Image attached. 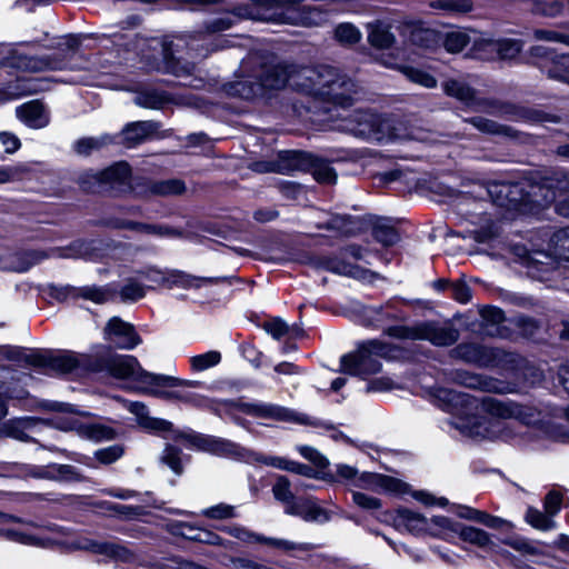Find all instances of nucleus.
<instances>
[{"instance_id": "obj_41", "label": "nucleus", "mask_w": 569, "mask_h": 569, "mask_svg": "<svg viewBox=\"0 0 569 569\" xmlns=\"http://www.w3.org/2000/svg\"><path fill=\"white\" fill-rule=\"evenodd\" d=\"M531 10L540 16L555 18L561 14L565 3L563 0H528Z\"/></svg>"}, {"instance_id": "obj_44", "label": "nucleus", "mask_w": 569, "mask_h": 569, "mask_svg": "<svg viewBox=\"0 0 569 569\" xmlns=\"http://www.w3.org/2000/svg\"><path fill=\"white\" fill-rule=\"evenodd\" d=\"M492 50L497 51L500 59H513L521 51V42L513 39H505L499 41H490L488 43Z\"/></svg>"}, {"instance_id": "obj_52", "label": "nucleus", "mask_w": 569, "mask_h": 569, "mask_svg": "<svg viewBox=\"0 0 569 569\" xmlns=\"http://www.w3.org/2000/svg\"><path fill=\"white\" fill-rule=\"evenodd\" d=\"M167 101L168 98L156 90L142 91L134 98L136 104L149 109H159Z\"/></svg>"}, {"instance_id": "obj_38", "label": "nucleus", "mask_w": 569, "mask_h": 569, "mask_svg": "<svg viewBox=\"0 0 569 569\" xmlns=\"http://www.w3.org/2000/svg\"><path fill=\"white\" fill-rule=\"evenodd\" d=\"M117 291L112 286H87L79 289V295L84 299L91 300L96 303L107 302L116 296Z\"/></svg>"}, {"instance_id": "obj_48", "label": "nucleus", "mask_w": 569, "mask_h": 569, "mask_svg": "<svg viewBox=\"0 0 569 569\" xmlns=\"http://www.w3.org/2000/svg\"><path fill=\"white\" fill-rule=\"evenodd\" d=\"M221 361V353L211 350L190 358V366L193 371L201 372L216 367Z\"/></svg>"}, {"instance_id": "obj_18", "label": "nucleus", "mask_w": 569, "mask_h": 569, "mask_svg": "<svg viewBox=\"0 0 569 569\" xmlns=\"http://www.w3.org/2000/svg\"><path fill=\"white\" fill-rule=\"evenodd\" d=\"M70 550H86L97 555H104L110 558H114L120 561H131L133 555L126 547L111 543L102 542L89 539L87 537H80L71 541L68 546Z\"/></svg>"}, {"instance_id": "obj_35", "label": "nucleus", "mask_w": 569, "mask_h": 569, "mask_svg": "<svg viewBox=\"0 0 569 569\" xmlns=\"http://www.w3.org/2000/svg\"><path fill=\"white\" fill-rule=\"evenodd\" d=\"M443 90L448 96L460 100L466 106L471 107L476 103L475 91L470 87H468L466 83H463L459 80L446 81L443 83Z\"/></svg>"}, {"instance_id": "obj_5", "label": "nucleus", "mask_w": 569, "mask_h": 569, "mask_svg": "<svg viewBox=\"0 0 569 569\" xmlns=\"http://www.w3.org/2000/svg\"><path fill=\"white\" fill-rule=\"evenodd\" d=\"M305 0H249L234 9L233 17L277 23L311 26L325 21L318 8H306Z\"/></svg>"}, {"instance_id": "obj_17", "label": "nucleus", "mask_w": 569, "mask_h": 569, "mask_svg": "<svg viewBox=\"0 0 569 569\" xmlns=\"http://www.w3.org/2000/svg\"><path fill=\"white\" fill-rule=\"evenodd\" d=\"M450 379L466 388L478 389L486 392L508 393L512 391L511 387L503 381L466 370L452 371Z\"/></svg>"}, {"instance_id": "obj_21", "label": "nucleus", "mask_w": 569, "mask_h": 569, "mask_svg": "<svg viewBox=\"0 0 569 569\" xmlns=\"http://www.w3.org/2000/svg\"><path fill=\"white\" fill-rule=\"evenodd\" d=\"M284 512L301 517L306 521L326 522L329 520L328 512L313 498L297 499L295 503L284 508Z\"/></svg>"}, {"instance_id": "obj_43", "label": "nucleus", "mask_w": 569, "mask_h": 569, "mask_svg": "<svg viewBox=\"0 0 569 569\" xmlns=\"http://www.w3.org/2000/svg\"><path fill=\"white\" fill-rule=\"evenodd\" d=\"M550 78L563 81L569 84V54L552 58L550 66H545Z\"/></svg>"}, {"instance_id": "obj_28", "label": "nucleus", "mask_w": 569, "mask_h": 569, "mask_svg": "<svg viewBox=\"0 0 569 569\" xmlns=\"http://www.w3.org/2000/svg\"><path fill=\"white\" fill-rule=\"evenodd\" d=\"M16 113L21 121L32 128H42L48 122L43 107L38 101H30L19 106Z\"/></svg>"}, {"instance_id": "obj_3", "label": "nucleus", "mask_w": 569, "mask_h": 569, "mask_svg": "<svg viewBox=\"0 0 569 569\" xmlns=\"http://www.w3.org/2000/svg\"><path fill=\"white\" fill-rule=\"evenodd\" d=\"M296 71V64L276 60L262 61L257 56H250L242 61L239 79L229 84L228 92L249 100L281 90L287 84L295 88Z\"/></svg>"}, {"instance_id": "obj_55", "label": "nucleus", "mask_w": 569, "mask_h": 569, "mask_svg": "<svg viewBox=\"0 0 569 569\" xmlns=\"http://www.w3.org/2000/svg\"><path fill=\"white\" fill-rule=\"evenodd\" d=\"M201 515L216 520H224L237 517L236 508L231 505L219 503L201 511Z\"/></svg>"}, {"instance_id": "obj_46", "label": "nucleus", "mask_w": 569, "mask_h": 569, "mask_svg": "<svg viewBox=\"0 0 569 569\" xmlns=\"http://www.w3.org/2000/svg\"><path fill=\"white\" fill-rule=\"evenodd\" d=\"M2 68H14L19 70H34L36 63L31 58H28L18 52L17 49H11L1 61Z\"/></svg>"}, {"instance_id": "obj_19", "label": "nucleus", "mask_w": 569, "mask_h": 569, "mask_svg": "<svg viewBox=\"0 0 569 569\" xmlns=\"http://www.w3.org/2000/svg\"><path fill=\"white\" fill-rule=\"evenodd\" d=\"M104 339L120 349L131 350L141 343L133 326L118 317L111 318L104 328Z\"/></svg>"}, {"instance_id": "obj_39", "label": "nucleus", "mask_w": 569, "mask_h": 569, "mask_svg": "<svg viewBox=\"0 0 569 569\" xmlns=\"http://www.w3.org/2000/svg\"><path fill=\"white\" fill-rule=\"evenodd\" d=\"M471 40V37L467 30L457 29L450 31L442 38L446 50L450 53L460 52Z\"/></svg>"}, {"instance_id": "obj_54", "label": "nucleus", "mask_w": 569, "mask_h": 569, "mask_svg": "<svg viewBox=\"0 0 569 569\" xmlns=\"http://www.w3.org/2000/svg\"><path fill=\"white\" fill-rule=\"evenodd\" d=\"M272 492L277 500L284 503V508L291 503H295L297 500L290 490L289 480L283 476L277 478V481L272 487Z\"/></svg>"}, {"instance_id": "obj_32", "label": "nucleus", "mask_w": 569, "mask_h": 569, "mask_svg": "<svg viewBox=\"0 0 569 569\" xmlns=\"http://www.w3.org/2000/svg\"><path fill=\"white\" fill-rule=\"evenodd\" d=\"M442 41L441 34L430 28L417 27L411 31L410 42L423 50H435Z\"/></svg>"}, {"instance_id": "obj_24", "label": "nucleus", "mask_w": 569, "mask_h": 569, "mask_svg": "<svg viewBox=\"0 0 569 569\" xmlns=\"http://www.w3.org/2000/svg\"><path fill=\"white\" fill-rule=\"evenodd\" d=\"M34 478L50 479L58 481H79L80 473L70 465H52L47 467H34L31 471Z\"/></svg>"}, {"instance_id": "obj_16", "label": "nucleus", "mask_w": 569, "mask_h": 569, "mask_svg": "<svg viewBox=\"0 0 569 569\" xmlns=\"http://www.w3.org/2000/svg\"><path fill=\"white\" fill-rule=\"evenodd\" d=\"M310 162V156L300 151H281L276 160L254 162L252 168L254 171L278 172L282 174L291 173L296 170H303Z\"/></svg>"}, {"instance_id": "obj_6", "label": "nucleus", "mask_w": 569, "mask_h": 569, "mask_svg": "<svg viewBox=\"0 0 569 569\" xmlns=\"http://www.w3.org/2000/svg\"><path fill=\"white\" fill-rule=\"evenodd\" d=\"M295 79V89L309 94L331 100L332 102L347 106L350 103L352 93H356V84L352 80L339 74L329 66L298 67Z\"/></svg>"}, {"instance_id": "obj_30", "label": "nucleus", "mask_w": 569, "mask_h": 569, "mask_svg": "<svg viewBox=\"0 0 569 569\" xmlns=\"http://www.w3.org/2000/svg\"><path fill=\"white\" fill-rule=\"evenodd\" d=\"M130 177V167L126 162H118L106 170L99 172L96 179L100 183L110 184L112 187L127 184Z\"/></svg>"}, {"instance_id": "obj_4", "label": "nucleus", "mask_w": 569, "mask_h": 569, "mask_svg": "<svg viewBox=\"0 0 569 569\" xmlns=\"http://www.w3.org/2000/svg\"><path fill=\"white\" fill-rule=\"evenodd\" d=\"M209 39L202 31H194L189 33L173 34L164 38L162 41L151 39L148 42L150 53L143 49L142 58L148 62L150 69L160 70L163 72L173 73L178 77L191 74L193 64L182 63L181 56L176 57V53H181L184 50L194 51L197 56H204L210 50Z\"/></svg>"}, {"instance_id": "obj_23", "label": "nucleus", "mask_w": 569, "mask_h": 569, "mask_svg": "<svg viewBox=\"0 0 569 569\" xmlns=\"http://www.w3.org/2000/svg\"><path fill=\"white\" fill-rule=\"evenodd\" d=\"M246 462L263 463L266 466H271L277 469L287 470V471H291V472H295L298 475H305V476H310V473L312 471L310 467L288 460L286 458L276 457V456H264V455H260L257 452H252L250 450H248V452H247Z\"/></svg>"}, {"instance_id": "obj_61", "label": "nucleus", "mask_w": 569, "mask_h": 569, "mask_svg": "<svg viewBox=\"0 0 569 569\" xmlns=\"http://www.w3.org/2000/svg\"><path fill=\"white\" fill-rule=\"evenodd\" d=\"M123 448L120 445L109 446L94 452V457L103 465H110L121 458Z\"/></svg>"}, {"instance_id": "obj_26", "label": "nucleus", "mask_w": 569, "mask_h": 569, "mask_svg": "<svg viewBox=\"0 0 569 569\" xmlns=\"http://www.w3.org/2000/svg\"><path fill=\"white\" fill-rule=\"evenodd\" d=\"M395 522L398 528H405L413 533L429 531V529H431L428 518L409 509H399Z\"/></svg>"}, {"instance_id": "obj_53", "label": "nucleus", "mask_w": 569, "mask_h": 569, "mask_svg": "<svg viewBox=\"0 0 569 569\" xmlns=\"http://www.w3.org/2000/svg\"><path fill=\"white\" fill-rule=\"evenodd\" d=\"M475 128L485 133L511 136V129L496 123L482 117H473L468 120Z\"/></svg>"}, {"instance_id": "obj_20", "label": "nucleus", "mask_w": 569, "mask_h": 569, "mask_svg": "<svg viewBox=\"0 0 569 569\" xmlns=\"http://www.w3.org/2000/svg\"><path fill=\"white\" fill-rule=\"evenodd\" d=\"M49 420H39L27 417L9 420L0 428L1 435L20 441H36L33 435L42 423L50 425Z\"/></svg>"}, {"instance_id": "obj_42", "label": "nucleus", "mask_w": 569, "mask_h": 569, "mask_svg": "<svg viewBox=\"0 0 569 569\" xmlns=\"http://www.w3.org/2000/svg\"><path fill=\"white\" fill-rule=\"evenodd\" d=\"M49 366L60 373H68L79 366V358L73 352L64 351L51 357Z\"/></svg>"}, {"instance_id": "obj_13", "label": "nucleus", "mask_w": 569, "mask_h": 569, "mask_svg": "<svg viewBox=\"0 0 569 569\" xmlns=\"http://www.w3.org/2000/svg\"><path fill=\"white\" fill-rule=\"evenodd\" d=\"M189 449L204 451L214 456L232 458L246 461L248 449L230 440L202 435L197 432H187L179 436Z\"/></svg>"}, {"instance_id": "obj_64", "label": "nucleus", "mask_w": 569, "mask_h": 569, "mask_svg": "<svg viewBox=\"0 0 569 569\" xmlns=\"http://www.w3.org/2000/svg\"><path fill=\"white\" fill-rule=\"evenodd\" d=\"M352 500L358 507L365 510H377L381 507V501L378 498L359 491L352 492Z\"/></svg>"}, {"instance_id": "obj_49", "label": "nucleus", "mask_w": 569, "mask_h": 569, "mask_svg": "<svg viewBox=\"0 0 569 569\" xmlns=\"http://www.w3.org/2000/svg\"><path fill=\"white\" fill-rule=\"evenodd\" d=\"M147 287L138 282L134 278L126 281L119 291L120 298L123 302H134L146 296Z\"/></svg>"}, {"instance_id": "obj_56", "label": "nucleus", "mask_w": 569, "mask_h": 569, "mask_svg": "<svg viewBox=\"0 0 569 569\" xmlns=\"http://www.w3.org/2000/svg\"><path fill=\"white\" fill-rule=\"evenodd\" d=\"M222 530L228 535L247 543L262 542L263 539V536L252 532L247 528L238 525L223 527Z\"/></svg>"}, {"instance_id": "obj_12", "label": "nucleus", "mask_w": 569, "mask_h": 569, "mask_svg": "<svg viewBox=\"0 0 569 569\" xmlns=\"http://www.w3.org/2000/svg\"><path fill=\"white\" fill-rule=\"evenodd\" d=\"M388 333L398 338L427 340L439 347L451 346L459 338L458 331L452 327L433 322H422L410 328L392 327L388 329Z\"/></svg>"}, {"instance_id": "obj_45", "label": "nucleus", "mask_w": 569, "mask_h": 569, "mask_svg": "<svg viewBox=\"0 0 569 569\" xmlns=\"http://www.w3.org/2000/svg\"><path fill=\"white\" fill-rule=\"evenodd\" d=\"M361 31L352 23H340L335 29V38L345 46H351L360 41Z\"/></svg>"}, {"instance_id": "obj_29", "label": "nucleus", "mask_w": 569, "mask_h": 569, "mask_svg": "<svg viewBox=\"0 0 569 569\" xmlns=\"http://www.w3.org/2000/svg\"><path fill=\"white\" fill-rule=\"evenodd\" d=\"M391 27L383 21H375L368 24V41L371 46L380 49L390 48L395 42Z\"/></svg>"}, {"instance_id": "obj_60", "label": "nucleus", "mask_w": 569, "mask_h": 569, "mask_svg": "<svg viewBox=\"0 0 569 569\" xmlns=\"http://www.w3.org/2000/svg\"><path fill=\"white\" fill-rule=\"evenodd\" d=\"M181 451L173 446H167L163 450L162 461L177 475L182 472Z\"/></svg>"}, {"instance_id": "obj_15", "label": "nucleus", "mask_w": 569, "mask_h": 569, "mask_svg": "<svg viewBox=\"0 0 569 569\" xmlns=\"http://www.w3.org/2000/svg\"><path fill=\"white\" fill-rule=\"evenodd\" d=\"M451 356L480 368L498 366L507 357L500 349L478 343H460L451 350Z\"/></svg>"}, {"instance_id": "obj_63", "label": "nucleus", "mask_w": 569, "mask_h": 569, "mask_svg": "<svg viewBox=\"0 0 569 569\" xmlns=\"http://www.w3.org/2000/svg\"><path fill=\"white\" fill-rule=\"evenodd\" d=\"M323 266L329 271H332L338 274L343 276H353L355 267L350 263H347L338 258H327L323 262Z\"/></svg>"}, {"instance_id": "obj_36", "label": "nucleus", "mask_w": 569, "mask_h": 569, "mask_svg": "<svg viewBox=\"0 0 569 569\" xmlns=\"http://www.w3.org/2000/svg\"><path fill=\"white\" fill-rule=\"evenodd\" d=\"M429 6L448 14H465L473 9L472 0H429Z\"/></svg>"}, {"instance_id": "obj_27", "label": "nucleus", "mask_w": 569, "mask_h": 569, "mask_svg": "<svg viewBox=\"0 0 569 569\" xmlns=\"http://www.w3.org/2000/svg\"><path fill=\"white\" fill-rule=\"evenodd\" d=\"M129 409L137 416L139 425L144 429L156 432L172 430V423L170 421L150 417L147 407L141 402L131 403Z\"/></svg>"}, {"instance_id": "obj_40", "label": "nucleus", "mask_w": 569, "mask_h": 569, "mask_svg": "<svg viewBox=\"0 0 569 569\" xmlns=\"http://www.w3.org/2000/svg\"><path fill=\"white\" fill-rule=\"evenodd\" d=\"M112 142L113 138L109 134L82 138L74 143V150L78 154L87 156Z\"/></svg>"}, {"instance_id": "obj_37", "label": "nucleus", "mask_w": 569, "mask_h": 569, "mask_svg": "<svg viewBox=\"0 0 569 569\" xmlns=\"http://www.w3.org/2000/svg\"><path fill=\"white\" fill-rule=\"evenodd\" d=\"M525 520L531 527L540 531H549L557 527L556 521L550 515L533 507L527 509Z\"/></svg>"}, {"instance_id": "obj_7", "label": "nucleus", "mask_w": 569, "mask_h": 569, "mask_svg": "<svg viewBox=\"0 0 569 569\" xmlns=\"http://www.w3.org/2000/svg\"><path fill=\"white\" fill-rule=\"evenodd\" d=\"M48 408L58 413L72 415L67 417L58 416L49 421L50 426L59 430L74 431L80 438L93 442L108 441L116 438L117 432L113 428L100 421L74 416L78 412L69 403L52 402Z\"/></svg>"}, {"instance_id": "obj_11", "label": "nucleus", "mask_w": 569, "mask_h": 569, "mask_svg": "<svg viewBox=\"0 0 569 569\" xmlns=\"http://www.w3.org/2000/svg\"><path fill=\"white\" fill-rule=\"evenodd\" d=\"M338 129L362 139L382 141L387 137L389 124L377 113L356 110L343 117Z\"/></svg>"}, {"instance_id": "obj_50", "label": "nucleus", "mask_w": 569, "mask_h": 569, "mask_svg": "<svg viewBox=\"0 0 569 569\" xmlns=\"http://www.w3.org/2000/svg\"><path fill=\"white\" fill-rule=\"evenodd\" d=\"M553 254L558 259L569 260V227L555 232L551 238Z\"/></svg>"}, {"instance_id": "obj_8", "label": "nucleus", "mask_w": 569, "mask_h": 569, "mask_svg": "<svg viewBox=\"0 0 569 569\" xmlns=\"http://www.w3.org/2000/svg\"><path fill=\"white\" fill-rule=\"evenodd\" d=\"M393 356V348L378 340L363 342L357 351L342 356L341 371L351 376L366 377L380 371L378 358Z\"/></svg>"}, {"instance_id": "obj_2", "label": "nucleus", "mask_w": 569, "mask_h": 569, "mask_svg": "<svg viewBox=\"0 0 569 569\" xmlns=\"http://www.w3.org/2000/svg\"><path fill=\"white\" fill-rule=\"evenodd\" d=\"M149 379V395L159 397L170 401H179L199 408H207L214 413L222 416L228 415L231 419L242 427H246V421L237 416V412H242L248 416L261 419H272L277 421L295 422L300 425L308 423V417L288 408L268 403V402H246L239 400H218L209 399L202 395L188 391L201 386L197 380H183L177 377L159 375L157 377H147Z\"/></svg>"}, {"instance_id": "obj_1", "label": "nucleus", "mask_w": 569, "mask_h": 569, "mask_svg": "<svg viewBox=\"0 0 569 569\" xmlns=\"http://www.w3.org/2000/svg\"><path fill=\"white\" fill-rule=\"evenodd\" d=\"M435 400L455 416L452 425L462 435L475 439L512 441L533 421L530 408L509 400L478 399L447 388L437 389Z\"/></svg>"}, {"instance_id": "obj_10", "label": "nucleus", "mask_w": 569, "mask_h": 569, "mask_svg": "<svg viewBox=\"0 0 569 569\" xmlns=\"http://www.w3.org/2000/svg\"><path fill=\"white\" fill-rule=\"evenodd\" d=\"M336 473L338 480L343 481L349 487L375 492L401 493L405 491V485L392 477L373 472H359L358 469L349 465H337Z\"/></svg>"}, {"instance_id": "obj_14", "label": "nucleus", "mask_w": 569, "mask_h": 569, "mask_svg": "<svg viewBox=\"0 0 569 569\" xmlns=\"http://www.w3.org/2000/svg\"><path fill=\"white\" fill-rule=\"evenodd\" d=\"M107 370L117 379H126L136 383V389L149 395V379L147 377H157L158 375L144 371L137 358L129 355H116L107 361Z\"/></svg>"}, {"instance_id": "obj_47", "label": "nucleus", "mask_w": 569, "mask_h": 569, "mask_svg": "<svg viewBox=\"0 0 569 569\" xmlns=\"http://www.w3.org/2000/svg\"><path fill=\"white\" fill-rule=\"evenodd\" d=\"M399 69L410 81L417 84L429 89L437 86L436 78L425 70L410 66H401Z\"/></svg>"}, {"instance_id": "obj_9", "label": "nucleus", "mask_w": 569, "mask_h": 569, "mask_svg": "<svg viewBox=\"0 0 569 569\" xmlns=\"http://www.w3.org/2000/svg\"><path fill=\"white\" fill-rule=\"evenodd\" d=\"M528 201L537 207H547L556 203V211L569 218V176L557 174L555 178H547L541 184L532 186L528 192Z\"/></svg>"}, {"instance_id": "obj_59", "label": "nucleus", "mask_w": 569, "mask_h": 569, "mask_svg": "<svg viewBox=\"0 0 569 569\" xmlns=\"http://www.w3.org/2000/svg\"><path fill=\"white\" fill-rule=\"evenodd\" d=\"M533 38L539 41L565 43L569 47V34L556 29H535Z\"/></svg>"}, {"instance_id": "obj_25", "label": "nucleus", "mask_w": 569, "mask_h": 569, "mask_svg": "<svg viewBox=\"0 0 569 569\" xmlns=\"http://www.w3.org/2000/svg\"><path fill=\"white\" fill-rule=\"evenodd\" d=\"M158 127L151 121H139L128 124L120 134L127 147L131 148L151 137Z\"/></svg>"}, {"instance_id": "obj_33", "label": "nucleus", "mask_w": 569, "mask_h": 569, "mask_svg": "<svg viewBox=\"0 0 569 569\" xmlns=\"http://www.w3.org/2000/svg\"><path fill=\"white\" fill-rule=\"evenodd\" d=\"M0 535H2L9 540L27 546L48 548L53 543V540L49 538H42L17 529H0Z\"/></svg>"}, {"instance_id": "obj_22", "label": "nucleus", "mask_w": 569, "mask_h": 569, "mask_svg": "<svg viewBox=\"0 0 569 569\" xmlns=\"http://www.w3.org/2000/svg\"><path fill=\"white\" fill-rule=\"evenodd\" d=\"M457 515L460 518L481 523L491 529L501 531H510L513 529V525L510 521L468 506H459Z\"/></svg>"}, {"instance_id": "obj_57", "label": "nucleus", "mask_w": 569, "mask_h": 569, "mask_svg": "<svg viewBox=\"0 0 569 569\" xmlns=\"http://www.w3.org/2000/svg\"><path fill=\"white\" fill-rule=\"evenodd\" d=\"M262 543L270 545L286 552L308 551L310 549L309 543H298L286 539H276L267 537H263Z\"/></svg>"}, {"instance_id": "obj_58", "label": "nucleus", "mask_w": 569, "mask_h": 569, "mask_svg": "<svg viewBox=\"0 0 569 569\" xmlns=\"http://www.w3.org/2000/svg\"><path fill=\"white\" fill-rule=\"evenodd\" d=\"M186 187L181 180L172 179L154 183L152 191L161 196L180 194L184 191Z\"/></svg>"}, {"instance_id": "obj_62", "label": "nucleus", "mask_w": 569, "mask_h": 569, "mask_svg": "<svg viewBox=\"0 0 569 569\" xmlns=\"http://www.w3.org/2000/svg\"><path fill=\"white\" fill-rule=\"evenodd\" d=\"M263 328L272 338L277 340L284 337L290 330L288 323L280 318L266 321Z\"/></svg>"}, {"instance_id": "obj_51", "label": "nucleus", "mask_w": 569, "mask_h": 569, "mask_svg": "<svg viewBox=\"0 0 569 569\" xmlns=\"http://www.w3.org/2000/svg\"><path fill=\"white\" fill-rule=\"evenodd\" d=\"M206 279L197 278L179 270H171L167 273V282L184 289L199 288Z\"/></svg>"}, {"instance_id": "obj_34", "label": "nucleus", "mask_w": 569, "mask_h": 569, "mask_svg": "<svg viewBox=\"0 0 569 569\" xmlns=\"http://www.w3.org/2000/svg\"><path fill=\"white\" fill-rule=\"evenodd\" d=\"M429 522L431 527L429 532L446 540H450L455 536H458L461 526V523L455 522L443 516H435L429 519Z\"/></svg>"}, {"instance_id": "obj_31", "label": "nucleus", "mask_w": 569, "mask_h": 569, "mask_svg": "<svg viewBox=\"0 0 569 569\" xmlns=\"http://www.w3.org/2000/svg\"><path fill=\"white\" fill-rule=\"evenodd\" d=\"M458 536L465 542H469L486 550H493L496 547L491 536L485 530L476 527L465 526L461 523Z\"/></svg>"}]
</instances>
